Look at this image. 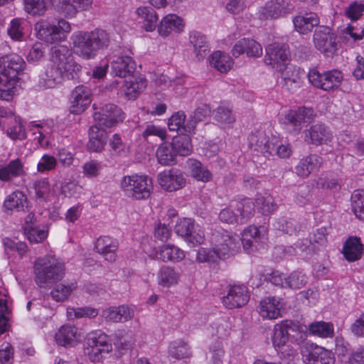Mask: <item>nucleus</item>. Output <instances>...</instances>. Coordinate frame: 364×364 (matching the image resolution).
<instances>
[{
  "label": "nucleus",
  "instance_id": "f257e3e1",
  "mask_svg": "<svg viewBox=\"0 0 364 364\" xmlns=\"http://www.w3.org/2000/svg\"><path fill=\"white\" fill-rule=\"evenodd\" d=\"M81 70L66 46H59L53 52L51 62L40 74L38 85L41 89L54 88L65 79L73 77Z\"/></svg>",
  "mask_w": 364,
  "mask_h": 364
},
{
  "label": "nucleus",
  "instance_id": "f03ea898",
  "mask_svg": "<svg viewBox=\"0 0 364 364\" xmlns=\"http://www.w3.org/2000/svg\"><path fill=\"white\" fill-rule=\"evenodd\" d=\"M307 328L291 320L277 323L272 329L271 341L276 351L282 356L293 355L296 349L292 344L299 345L306 336Z\"/></svg>",
  "mask_w": 364,
  "mask_h": 364
},
{
  "label": "nucleus",
  "instance_id": "7ed1b4c3",
  "mask_svg": "<svg viewBox=\"0 0 364 364\" xmlns=\"http://www.w3.org/2000/svg\"><path fill=\"white\" fill-rule=\"evenodd\" d=\"M71 41L73 53L81 59L89 60L95 58L100 50L108 48L110 37L105 30L96 28L73 33Z\"/></svg>",
  "mask_w": 364,
  "mask_h": 364
},
{
  "label": "nucleus",
  "instance_id": "20e7f679",
  "mask_svg": "<svg viewBox=\"0 0 364 364\" xmlns=\"http://www.w3.org/2000/svg\"><path fill=\"white\" fill-rule=\"evenodd\" d=\"M25 62L18 55L11 54L0 58V99L11 101L19 87L18 74Z\"/></svg>",
  "mask_w": 364,
  "mask_h": 364
},
{
  "label": "nucleus",
  "instance_id": "39448f33",
  "mask_svg": "<svg viewBox=\"0 0 364 364\" xmlns=\"http://www.w3.org/2000/svg\"><path fill=\"white\" fill-rule=\"evenodd\" d=\"M33 272L36 282L44 287L63 278L64 264L52 255L38 257L34 262Z\"/></svg>",
  "mask_w": 364,
  "mask_h": 364
},
{
  "label": "nucleus",
  "instance_id": "423d86ee",
  "mask_svg": "<svg viewBox=\"0 0 364 364\" xmlns=\"http://www.w3.org/2000/svg\"><path fill=\"white\" fill-rule=\"evenodd\" d=\"M120 188L129 198L134 200H146L152 193L154 184L149 176L134 173L124 176L121 180Z\"/></svg>",
  "mask_w": 364,
  "mask_h": 364
},
{
  "label": "nucleus",
  "instance_id": "0eeeda50",
  "mask_svg": "<svg viewBox=\"0 0 364 364\" xmlns=\"http://www.w3.org/2000/svg\"><path fill=\"white\" fill-rule=\"evenodd\" d=\"M34 29L39 39L53 44L64 41L66 34L70 32L71 26L63 19L59 20L57 23L42 19L35 24Z\"/></svg>",
  "mask_w": 364,
  "mask_h": 364
},
{
  "label": "nucleus",
  "instance_id": "6e6552de",
  "mask_svg": "<svg viewBox=\"0 0 364 364\" xmlns=\"http://www.w3.org/2000/svg\"><path fill=\"white\" fill-rule=\"evenodd\" d=\"M85 354L94 363L102 362L112 351L109 338L100 331L92 333L87 339Z\"/></svg>",
  "mask_w": 364,
  "mask_h": 364
},
{
  "label": "nucleus",
  "instance_id": "1a4fd4ad",
  "mask_svg": "<svg viewBox=\"0 0 364 364\" xmlns=\"http://www.w3.org/2000/svg\"><path fill=\"white\" fill-rule=\"evenodd\" d=\"M309 82L314 87L324 91H334L337 90L343 80V74L338 70H332L320 73L316 69L309 72Z\"/></svg>",
  "mask_w": 364,
  "mask_h": 364
},
{
  "label": "nucleus",
  "instance_id": "9d476101",
  "mask_svg": "<svg viewBox=\"0 0 364 364\" xmlns=\"http://www.w3.org/2000/svg\"><path fill=\"white\" fill-rule=\"evenodd\" d=\"M313 41L315 48L327 57L333 56L338 50L337 35L329 27L316 30Z\"/></svg>",
  "mask_w": 364,
  "mask_h": 364
},
{
  "label": "nucleus",
  "instance_id": "9b49d317",
  "mask_svg": "<svg viewBox=\"0 0 364 364\" xmlns=\"http://www.w3.org/2000/svg\"><path fill=\"white\" fill-rule=\"evenodd\" d=\"M293 4L289 0H269L257 11L261 20H274L285 17L294 10Z\"/></svg>",
  "mask_w": 364,
  "mask_h": 364
},
{
  "label": "nucleus",
  "instance_id": "f8f14e48",
  "mask_svg": "<svg viewBox=\"0 0 364 364\" xmlns=\"http://www.w3.org/2000/svg\"><path fill=\"white\" fill-rule=\"evenodd\" d=\"M314 117L315 114L312 109L303 107L296 109H289L282 113L279 117V122L291 126L293 129L299 133L301 130V125L311 122Z\"/></svg>",
  "mask_w": 364,
  "mask_h": 364
},
{
  "label": "nucleus",
  "instance_id": "ddd939ff",
  "mask_svg": "<svg viewBox=\"0 0 364 364\" xmlns=\"http://www.w3.org/2000/svg\"><path fill=\"white\" fill-rule=\"evenodd\" d=\"M265 50L264 61L266 65L279 71L288 65L289 51L285 44L274 42L268 45Z\"/></svg>",
  "mask_w": 364,
  "mask_h": 364
},
{
  "label": "nucleus",
  "instance_id": "4468645a",
  "mask_svg": "<svg viewBox=\"0 0 364 364\" xmlns=\"http://www.w3.org/2000/svg\"><path fill=\"white\" fill-rule=\"evenodd\" d=\"M220 259L234 255L240 250V239L227 232L215 235L213 239Z\"/></svg>",
  "mask_w": 364,
  "mask_h": 364
},
{
  "label": "nucleus",
  "instance_id": "2eb2a0df",
  "mask_svg": "<svg viewBox=\"0 0 364 364\" xmlns=\"http://www.w3.org/2000/svg\"><path fill=\"white\" fill-rule=\"evenodd\" d=\"M286 310V303L282 298L266 296L258 306V313L264 320H276L282 318Z\"/></svg>",
  "mask_w": 364,
  "mask_h": 364
},
{
  "label": "nucleus",
  "instance_id": "dca6fc26",
  "mask_svg": "<svg viewBox=\"0 0 364 364\" xmlns=\"http://www.w3.org/2000/svg\"><path fill=\"white\" fill-rule=\"evenodd\" d=\"M125 114L122 109L111 103L105 104L94 114V119L97 124L109 128L122 122Z\"/></svg>",
  "mask_w": 364,
  "mask_h": 364
},
{
  "label": "nucleus",
  "instance_id": "f3484780",
  "mask_svg": "<svg viewBox=\"0 0 364 364\" xmlns=\"http://www.w3.org/2000/svg\"><path fill=\"white\" fill-rule=\"evenodd\" d=\"M92 91L85 85L76 86L71 92L70 98V112L80 114L85 112L92 102Z\"/></svg>",
  "mask_w": 364,
  "mask_h": 364
},
{
  "label": "nucleus",
  "instance_id": "a211bd4d",
  "mask_svg": "<svg viewBox=\"0 0 364 364\" xmlns=\"http://www.w3.org/2000/svg\"><path fill=\"white\" fill-rule=\"evenodd\" d=\"M157 182L162 189L173 192L185 186L186 180L183 173L177 168H171L160 172Z\"/></svg>",
  "mask_w": 364,
  "mask_h": 364
},
{
  "label": "nucleus",
  "instance_id": "6ab92c4d",
  "mask_svg": "<svg viewBox=\"0 0 364 364\" xmlns=\"http://www.w3.org/2000/svg\"><path fill=\"white\" fill-rule=\"evenodd\" d=\"M250 300L248 289L243 284L230 286L228 293L222 298L223 305L230 309L242 307Z\"/></svg>",
  "mask_w": 364,
  "mask_h": 364
},
{
  "label": "nucleus",
  "instance_id": "aec40b11",
  "mask_svg": "<svg viewBox=\"0 0 364 364\" xmlns=\"http://www.w3.org/2000/svg\"><path fill=\"white\" fill-rule=\"evenodd\" d=\"M306 364H335L333 353L314 343L307 344V352L302 353Z\"/></svg>",
  "mask_w": 364,
  "mask_h": 364
},
{
  "label": "nucleus",
  "instance_id": "412c9836",
  "mask_svg": "<svg viewBox=\"0 0 364 364\" xmlns=\"http://www.w3.org/2000/svg\"><path fill=\"white\" fill-rule=\"evenodd\" d=\"M147 80L141 75H131L122 81L121 94L128 100H134L145 90Z\"/></svg>",
  "mask_w": 364,
  "mask_h": 364
},
{
  "label": "nucleus",
  "instance_id": "4be33fe9",
  "mask_svg": "<svg viewBox=\"0 0 364 364\" xmlns=\"http://www.w3.org/2000/svg\"><path fill=\"white\" fill-rule=\"evenodd\" d=\"M279 72L282 87L289 92H296L302 85L305 73L300 68L287 65Z\"/></svg>",
  "mask_w": 364,
  "mask_h": 364
},
{
  "label": "nucleus",
  "instance_id": "5701e85b",
  "mask_svg": "<svg viewBox=\"0 0 364 364\" xmlns=\"http://www.w3.org/2000/svg\"><path fill=\"white\" fill-rule=\"evenodd\" d=\"M54 9L65 17L73 18L79 11L89 10L93 0H54Z\"/></svg>",
  "mask_w": 364,
  "mask_h": 364
},
{
  "label": "nucleus",
  "instance_id": "b1692460",
  "mask_svg": "<svg viewBox=\"0 0 364 364\" xmlns=\"http://www.w3.org/2000/svg\"><path fill=\"white\" fill-rule=\"evenodd\" d=\"M186 257L183 250L172 244H164L158 247L154 252L150 255L154 259L160 260L164 262L178 263L182 261Z\"/></svg>",
  "mask_w": 364,
  "mask_h": 364
},
{
  "label": "nucleus",
  "instance_id": "393cba45",
  "mask_svg": "<svg viewBox=\"0 0 364 364\" xmlns=\"http://www.w3.org/2000/svg\"><path fill=\"white\" fill-rule=\"evenodd\" d=\"M262 46L252 38H244L237 41L234 45L232 54L235 58L246 54L250 58H259L262 55Z\"/></svg>",
  "mask_w": 364,
  "mask_h": 364
},
{
  "label": "nucleus",
  "instance_id": "a878e982",
  "mask_svg": "<svg viewBox=\"0 0 364 364\" xmlns=\"http://www.w3.org/2000/svg\"><path fill=\"white\" fill-rule=\"evenodd\" d=\"M181 273L174 267L162 265L156 272V283L162 289H170L181 282Z\"/></svg>",
  "mask_w": 364,
  "mask_h": 364
},
{
  "label": "nucleus",
  "instance_id": "bb28decb",
  "mask_svg": "<svg viewBox=\"0 0 364 364\" xmlns=\"http://www.w3.org/2000/svg\"><path fill=\"white\" fill-rule=\"evenodd\" d=\"M118 247L117 240L107 235L100 237L95 245L96 252L110 263L116 260Z\"/></svg>",
  "mask_w": 364,
  "mask_h": 364
},
{
  "label": "nucleus",
  "instance_id": "cd10ccee",
  "mask_svg": "<svg viewBox=\"0 0 364 364\" xmlns=\"http://www.w3.org/2000/svg\"><path fill=\"white\" fill-rule=\"evenodd\" d=\"M82 338L80 329L73 326H61L55 333L56 343L64 347H73L79 343Z\"/></svg>",
  "mask_w": 364,
  "mask_h": 364
},
{
  "label": "nucleus",
  "instance_id": "c85d7f7f",
  "mask_svg": "<svg viewBox=\"0 0 364 364\" xmlns=\"http://www.w3.org/2000/svg\"><path fill=\"white\" fill-rule=\"evenodd\" d=\"M53 123L52 121L41 122H31L28 129L33 136V140L37 141L39 146L47 147L49 144V139L53 132Z\"/></svg>",
  "mask_w": 364,
  "mask_h": 364
},
{
  "label": "nucleus",
  "instance_id": "c756f323",
  "mask_svg": "<svg viewBox=\"0 0 364 364\" xmlns=\"http://www.w3.org/2000/svg\"><path fill=\"white\" fill-rule=\"evenodd\" d=\"M185 27L183 20L176 14H169L162 18L158 26V33L168 37L171 33H180Z\"/></svg>",
  "mask_w": 364,
  "mask_h": 364
},
{
  "label": "nucleus",
  "instance_id": "7c9ffc66",
  "mask_svg": "<svg viewBox=\"0 0 364 364\" xmlns=\"http://www.w3.org/2000/svg\"><path fill=\"white\" fill-rule=\"evenodd\" d=\"M265 232V228L262 226L250 225L247 227L243 230L240 239L243 248L248 252L253 251L254 248L257 247V244L264 239Z\"/></svg>",
  "mask_w": 364,
  "mask_h": 364
},
{
  "label": "nucleus",
  "instance_id": "2f4dec72",
  "mask_svg": "<svg viewBox=\"0 0 364 364\" xmlns=\"http://www.w3.org/2000/svg\"><path fill=\"white\" fill-rule=\"evenodd\" d=\"M101 316L107 321L125 322L133 318L134 311L125 305L109 306L103 309Z\"/></svg>",
  "mask_w": 364,
  "mask_h": 364
},
{
  "label": "nucleus",
  "instance_id": "473e14b6",
  "mask_svg": "<svg viewBox=\"0 0 364 364\" xmlns=\"http://www.w3.org/2000/svg\"><path fill=\"white\" fill-rule=\"evenodd\" d=\"M89 136L88 149L93 152H101L105 149L107 141L106 130L96 124L90 127Z\"/></svg>",
  "mask_w": 364,
  "mask_h": 364
},
{
  "label": "nucleus",
  "instance_id": "72a5a7b5",
  "mask_svg": "<svg viewBox=\"0 0 364 364\" xmlns=\"http://www.w3.org/2000/svg\"><path fill=\"white\" fill-rule=\"evenodd\" d=\"M249 146L261 153L268 154L274 147L271 145V136L264 131L258 130L248 137Z\"/></svg>",
  "mask_w": 364,
  "mask_h": 364
},
{
  "label": "nucleus",
  "instance_id": "f704fd0d",
  "mask_svg": "<svg viewBox=\"0 0 364 364\" xmlns=\"http://www.w3.org/2000/svg\"><path fill=\"white\" fill-rule=\"evenodd\" d=\"M111 69L113 75L125 79L134 71L135 63L129 56H118L111 62Z\"/></svg>",
  "mask_w": 364,
  "mask_h": 364
},
{
  "label": "nucleus",
  "instance_id": "c9c22d12",
  "mask_svg": "<svg viewBox=\"0 0 364 364\" xmlns=\"http://www.w3.org/2000/svg\"><path fill=\"white\" fill-rule=\"evenodd\" d=\"M323 164L321 156L311 154L303 158L296 166V173L298 176L306 178L312 172L318 170Z\"/></svg>",
  "mask_w": 364,
  "mask_h": 364
},
{
  "label": "nucleus",
  "instance_id": "e433bc0d",
  "mask_svg": "<svg viewBox=\"0 0 364 364\" xmlns=\"http://www.w3.org/2000/svg\"><path fill=\"white\" fill-rule=\"evenodd\" d=\"M24 164L20 159H16L5 165H0V181H10L24 175Z\"/></svg>",
  "mask_w": 364,
  "mask_h": 364
},
{
  "label": "nucleus",
  "instance_id": "4c0bfd02",
  "mask_svg": "<svg viewBox=\"0 0 364 364\" xmlns=\"http://www.w3.org/2000/svg\"><path fill=\"white\" fill-rule=\"evenodd\" d=\"M188 175L198 181L208 182L212 179L210 171L196 159H188L186 163Z\"/></svg>",
  "mask_w": 364,
  "mask_h": 364
},
{
  "label": "nucleus",
  "instance_id": "58836bf2",
  "mask_svg": "<svg viewBox=\"0 0 364 364\" xmlns=\"http://www.w3.org/2000/svg\"><path fill=\"white\" fill-rule=\"evenodd\" d=\"M332 134L330 130L323 124H317L311 127L305 132V140L314 144H321L330 141L332 139Z\"/></svg>",
  "mask_w": 364,
  "mask_h": 364
},
{
  "label": "nucleus",
  "instance_id": "ea45409f",
  "mask_svg": "<svg viewBox=\"0 0 364 364\" xmlns=\"http://www.w3.org/2000/svg\"><path fill=\"white\" fill-rule=\"evenodd\" d=\"M189 42L193 47V52L197 59L203 60L210 51L206 37L201 33L194 31L189 34Z\"/></svg>",
  "mask_w": 364,
  "mask_h": 364
},
{
  "label": "nucleus",
  "instance_id": "a19ab883",
  "mask_svg": "<svg viewBox=\"0 0 364 364\" xmlns=\"http://www.w3.org/2000/svg\"><path fill=\"white\" fill-rule=\"evenodd\" d=\"M342 252L348 262H355L361 258L363 252V246L360 238L349 237L344 243Z\"/></svg>",
  "mask_w": 364,
  "mask_h": 364
},
{
  "label": "nucleus",
  "instance_id": "79ce46f5",
  "mask_svg": "<svg viewBox=\"0 0 364 364\" xmlns=\"http://www.w3.org/2000/svg\"><path fill=\"white\" fill-rule=\"evenodd\" d=\"M168 355L177 360L188 358L192 356L191 347L188 341L178 338L169 343Z\"/></svg>",
  "mask_w": 364,
  "mask_h": 364
},
{
  "label": "nucleus",
  "instance_id": "37998d69",
  "mask_svg": "<svg viewBox=\"0 0 364 364\" xmlns=\"http://www.w3.org/2000/svg\"><path fill=\"white\" fill-rule=\"evenodd\" d=\"M295 30L300 33H307L314 27L319 24V18L316 14L309 13L304 15H299L293 19Z\"/></svg>",
  "mask_w": 364,
  "mask_h": 364
},
{
  "label": "nucleus",
  "instance_id": "c03bdc74",
  "mask_svg": "<svg viewBox=\"0 0 364 364\" xmlns=\"http://www.w3.org/2000/svg\"><path fill=\"white\" fill-rule=\"evenodd\" d=\"M136 14L140 19L142 28L147 32H152L156 29L158 16L156 11L147 6H141L136 9Z\"/></svg>",
  "mask_w": 364,
  "mask_h": 364
},
{
  "label": "nucleus",
  "instance_id": "a18cd8bd",
  "mask_svg": "<svg viewBox=\"0 0 364 364\" xmlns=\"http://www.w3.org/2000/svg\"><path fill=\"white\" fill-rule=\"evenodd\" d=\"M209 60L210 65L222 73H227L233 65L231 57L220 50L213 52Z\"/></svg>",
  "mask_w": 364,
  "mask_h": 364
},
{
  "label": "nucleus",
  "instance_id": "49530a36",
  "mask_svg": "<svg viewBox=\"0 0 364 364\" xmlns=\"http://www.w3.org/2000/svg\"><path fill=\"white\" fill-rule=\"evenodd\" d=\"M75 282H63L57 283L50 291V296L57 302H63L68 299L72 293L76 289Z\"/></svg>",
  "mask_w": 364,
  "mask_h": 364
},
{
  "label": "nucleus",
  "instance_id": "de8ad7c7",
  "mask_svg": "<svg viewBox=\"0 0 364 364\" xmlns=\"http://www.w3.org/2000/svg\"><path fill=\"white\" fill-rule=\"evenodd\" d=\"M213 118L218 125L223 129L232 127L235 122L231 108L225 105L219 106L214 110Z\"/></svg>",
  "mask_w": 364,
  "mask_h": 364
},
{
  "label": "nucleus",
  "instance_id": "09e8293b",
  "mask_svg": "<svg viewBox=\"0 0 364 364\" xmlns=\"http://www.w3.org/2000/svg\"><path fill=\"white\" fill-rule=\"evenodd\" d=\"M186 116L182 111L173 113L168 119V127L171 131L182 130L186 134H191L194 131V125L190 124L188 121L185 124Z\"/></svg>",
  "mask_w": 364,
  "mask_h": 364
},
{
  "label": "nucleus",
  "instance_id": "8fccbe9b",
  "mask_svg": "<svg viewBox=\"0 0 364 364\" xmlns=\"http://www.w3.org/2000/svg\"><path fill=\"white\" fill-rule=\"evenodd\" d=\"M54 0H23L24 10L32 16L43 15L47 9L52 5Z\"/></svg>",
  "mask_w": 364,
  "mask_h": 364
},
{
  "label": "nucleus",
  "instance_id": "3c124183",
  "mask_svg": "<svg viewBox=\"0 0 364 364\" xmlns=\"http://www.w3.org/2000/svg\"><path fill=\"white\" fill-rule=\"evenodd\" d=\"M255 206L259 213L265 215L273 213L277 208L273 197L267 193H259L257 196Z\"/></svg>",
  "mask_w": 364,
  "mask_h": 364
},
{
  "label": "nucleus",
  "instance_id": "603ef678",
  "mask_svg": "<svg viewBox=\"0 0 364 364\" xmlns=\"http://www.w3.org/2000/svg\"><path fill=\"white\" fill-rule=\"evenodd\" d=\"M156 157L159 164L168 166L176 160V154L174 151L172 142L162 143L156 150Z\"/></svg>",
  "mask_w": 364,
  "mask_h": 364
},
{
  "label": "nucleus",
  "instance_id": "864d4df0",
  "mask_svg": "<svg viewBox=\"0 0 364 364\" xmlns=\"http://www.w3.org/2000/svg\"><path fill=\"white\" fill-rule=\"evenodd\" d=\"M109 145L113 154L118 156L127 157L131 152L130 144L124 141L118 134L112 136Z\"/></svg>",
  "mask_w": 364,
  "mask_h": 364
},
{
  "label": "nucleus",
  "instance_id": "5fc2aeb1",
  "mask_svg": "<svg viewBox=\"0 0 364 364\" xmlns=\"http://www.w3.org/2000/svg\"><path fill=\"white\" fill-rule=\"evenodd\" d=\"M234 203L236 211L240 216V223H246L254 215L256 206L251 199L245 198L241 201Z\"/></svg>",
  "mask_w": 364,
  "mask_h": 364
},
{
  "label": "nucleus",
  "instance_id": "6e6d98bb",
  "mask_svg": "<svg viewBox=\"0 0 364 364\" xmlns=\"http://www.w3.org/2000/svg\"><path fill=\"white\" fill-rule=\"evenodd\" d=\"M308 329L311 334L321 338H332L334 335L333 325L329 322L315 321L309 324Z\"/></svg>",
  "mask_w": 364,
  "mask_h": 364
},
{
  "label": "nucleus",
  "instance_id": "4d7b16f0",
  "mask_svg": "<svg viewBox=\"0 0 364 364\" xmlns=\"http://www.w3.org/2000/svg\"><path fill=\"white\" fill-rule=\"evenodd\" d=\"M171 142L176 156H188L192 151L191 138L186 133L173 137Z\"/></svg>",
  "mask_w": 364,
  "mask_h": 364
},
{
  "label": "nucleus",
  "instance_id": "13d9d810",
  "mask_svg": "<svg viewBox=\"0 0 364 364\" xmlns=\"http://www.w3.org/2000/svg\"><path fill=\"white\" fill-rule=\"evenodd\" d=\"M326 242V230L325 228H319L314 233L313 237L311 238V241H308L306 240L302 242L301 244L296 245V249L295 250L296 254H299L300 252H306L312 245L318 244L320 245H323Z\"/></svg>",
  "mask_w": 364,
  "mask_h": 364
},
{
  "label": "nucleus",
  "instance_id": "bf43d9fd",
  "mask_svg": "<svg viewBox=\"0 0 364 364\" xmlns=\"http://www.w3.org/2000/svg\"><path fill=\"white\" fill-rule=\"evenodd\" d=\"M225 350L220 341L213 343L206 353L207 364H223Z\"/></svg>",
  "mask_w": 364,
  "mask_h": 364
},
{
  "label": "nucleus",
  "instance_id": "052dcab7",
  "mask_svg": "<svg viewBox=\"0 0 364 364\" xmlns=\"http://www.w3.org/2000/svg\"><path fill=\"white\" fill-rule=\"evenodd\" d=\"M25 235L31 242L38 243L47 238L48 231L46 228L34 226L32 224H26L24 229Z\"/></svg>",
  "mask_w": 364,
  "mask_h": 364
},
{
  "label": "nucleus",
  "instance_id": "680f3d73",
  "mask_svg": "<svg viewBox=\"0 0 364 364\" xmlns=\"http://www.w3.org/2000/svg\"><path fill=\"white\" fill-rule=\"evenodd\" d=\"M271 145L274 149L268 152L269 155L276 154L280 158H288L292 153L291 146L288 142H282L277 136L271 135Z\"/></svg>",
  "mask_w": 364,
  "mask_h": 364
},
{
  "label": "nucleus",
  "instance_id": "e2e57ef3",
  "mask_svg": "<svg viewBox=\"0 0 364 364\" xmlns=\"http://www.w3.org/2000/svg\"><path fill=\"white\" fill-rule=\"evenodd\" d=\"M26 203V197L21 191H14L7 196L4 206L8 210H20L23 209Z\"/></svg>",
  "mask_w": 364,
  "mask_h": 364
},
{
  "label": "nucleus",
  "instance_id": "0e129e2a",
  "mask_svg": "<svg viewBox=\"0 0 364 364\" xmlns=\"http://www.w3.org/2000/svg\"><path fill=\"white\" fill-rule=\"evenodd\" d=\"M152 80L156 86L161 89L168 87L174 90L177 86L182 85L184 82L183 77H176V79L171 80L165 75L156 73L152 75Z\"/></svg>",
  "mask_w": 364,
  "mask_h": 364
},
{
  "label": "nucleus",
  "instance_id": "69168bd1",
  "mask_svg": "<svg viewBox=\"0 0 364 364\" xmlns=\"http://www.w3.org/2000/svg\"><path fill=\"white\" fill-rule=\"evenodd\" d=\"M34 190L36 198L41 202L50 200L53 194L50 191V186L47 178H41L34 183Z\"/></svg>",
  "mask_w": 364,
  "mask_h": 364
},
{
  "label": "nucleus",
  "instance_id": "338daca9",
  "mask_svg": "<svg viewBox=\"0 0 364 364\" xmlns=\"http://www.w3.org/2000/svg\"><path fill=\"white\" fill-rule=\"evenodd\" d=\"M352 209L355 215L364 220V191H355L351 197Z\"/></svg>",
  "mask_w": 364,
  "mask_h": 364
},
{
  "label": "nucleus",
  "instance_id": "774afa93",
  "mask_svg": "<svg viewBox=\"0 0 364 364\" xmlns=\"http://www.w3.org/2000/svg\"><path fill=\"white\" fill-rule=\"evenodd\" d=\"M213 248L200 247L196 255V261L199 263H214L219 259V256L216 252V248L213 240L212 241Z\"/></svg>",
  "mask_w": 364,
  "mask_h": 364
}]
</instances>
